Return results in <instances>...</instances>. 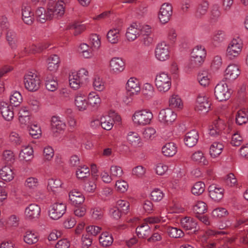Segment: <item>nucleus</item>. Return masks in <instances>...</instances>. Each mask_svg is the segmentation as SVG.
Wrapping results in <instances>:
<instances>
[{"instance_id": "c85d7f7f", "label": "nucleus", "mask_w": 248, "mask_h": 248, "mask_svg": "<svg viewBox=\"0 0 248 248\" xmlns=\"http://www.w3.org/2000/svg\"><path fill=\"white\" fill-rule=\"evenodd\" d=\"M140 33V29L137 28L136 24H134L127 28L125 36L129 41H133L137 38Z\"/></svg>"}, {"instance_id": "2eb2a0df", "label": "nucleus", "mask_w": 248, "mask_h": 248, "mask_svg": "<svg viewBox=\"0 0 248 248\" xmlns=\"http://www.w3.org/2000/svg\"><path fill=\"white\" fill-rule=\"evenodd\" d=\"M240 74V71L238 66L235 64H230L225 70V78L229 80L235 79Z\"/></svg>"}, {"instance_id": "5701e85b", "label": "nucleus", "mask_w": 248, "mask_h": 248, "mask_svg": "<svg viewBox=\"0 0 248 248\" xmlns=\"http://www.w3.org/2000/svg\"><path fill=\"white\" fill-rule=\"evenodd\" d=\"M69 198L71 204L74 205L81 204L85 200L82 193L76 190H72L69 193Z\"/></svg>"}, {"instance_id": "aec40b11", "label": "nucleus", "mask_w": 248, "mask_h": 248, "mask_svg": "<svg viewBox=\"0 0 248 248\" xmlns=\"http://www.w3.org/2000/svg\"><path fill=\"white\" fill-rule=\"evenodd\" d=\"M197 223L195 220L190 217H186L181 220V227L185 230H191L195 232Z\"/></svg>"}, {"instance_id": "473e14b6", "label": "nucleus", "mask_w": 248, "mask_h": 248, "mask_svg": "<svg viewBox=\"0 0 248 248\" xmlns=\"http://www.w3.org/2000/svg\"><path fill=\"white\" fill-rule=\"evenodd\" d=\"M6 39L12 48H16L17 45V37L16 32L12 30L7 31Z\"/></svg>"}, {"instance_id": "79ce46f5", "label": "nucleus", "mask_w": 248, "mask_h": 248, "mask_svg": "<svg viewBox=\"0 0 248 248\" xmlns=\"http://www.w3.org/2000/svg\"><path fill=\"white\" fill-rule=\"evenodd\" d=\"M101 125L106 130H110L113 125V120L110 116H105L101 118Z\"/></svg>"}, {"instance_id": "5fc2aeb1", "label": "nucleus", "mask_w": 248, "mask_h": 248, "mask_svg": "<svg viewBox=\"0 0 248 248\" xmlns=\"http://www.w3.org/2000/svg\"><path fill=\"white\" fill-rule=\"evenodd\" d=\"M169 105L172 108H181L182 103L181 98L176 95H172L169 100Z\"/></svg>"}, {"instance_id": "b1692460", "label": "nucleus", "mask_w": 248, "mask_h": 248, "mask_svg": "<svg viewBox=\"0 0 248 248\" xmlns=\"http://www.w3.org/2000/svg\"><path fill=\"white\" fill-rule=\"evenodd\" d=\"M51 125L54 132H58L63 130L66 127L65 124L59 116H54L51 118Z\"/></svg>"}, {"instance_id": "e2e57ef3", "label": "nucleus", "mask_w": 248, "mask_h": 248, "mask_svg": "<svg viewBox=\"0 0 248 248\" xmlns=\"http://www.w3.org/2000/svg\"><path fill=\"white\" fill-rule=\"evenodd\" d=\"M115 186L118 191L124 193L127 191L128 188V184L124 180H119L116 181Z\"/></svg>"}, {"instance_id": "dca6fc26", "label": "nucleus", "mask_w": 248, "mask_h": 248, "mask_svg": "<svg viewBox=\"0 0 248 248\" xmlns=\"http://www.w3.org/2000/svg\"><path fill=\"white\" fill-rule=\"evenodd\" d=\"M199 138L198 132L196 130H192L186 134L184 140L186 146L192 147L197 144Z\"/></svg>"}, {"instance_id": "58836bf2", "label": "nucleus", "mask_w": 248, "mask_h": 248, "mask_svg": "<svg viewBox=\"0 0 248 248\" xmlns=\"http://www.w3.org/2000/svg\"><path fill=\"white\" fill-rule=\"evenodd\" d=\"M72 73L74 74L76 78H77V79L80 81L82 85L86 82L88 79V71L84 68H81L77 72Z\"/></svg>"}, {"instance_id": "49530a36", "label": "nucleus", "mask_w": 248, "mask_h": 248, "mask_svg": "<svg viewBox=\"0 0 248 248\" xmlns=\"http://www.w3.org/2000/svg\"><path fill=\"white\" fill-rule=\"evenodd\" d=\"M209 4L207 1H203L201 3L197 10L195 15L198 18H201L205 15L208 9Z\"/></svg>"}, {"instance_id": "f257e3e1", "label": "nucleus", "mask_w": 248, "mask_h": 248, "mask_svg": "<svg viewBox=\"0 0 248 248\" xmlns=\"http://www.w3.org/2000/svg\"><path fill=\"white\" fill-rule=\"evenodd\" d=\"M155 84L158 92L162 93H166L171 87V77L165 72L158 73L155 76Z\"/></svg>"}, {"instance_id": "cd10ccee", "label": "nucleus", "mask_w": 248, "mask_h": 248, "mask_svg": "<svg viewBox=\"0 0 248 248\" xmlns=\"http://www.w3.org/2000/svg\"><path fill=\"white\" fill-rule=\"evenodd\" d=\"M120 29L114 28L109 30L107 34L108 41L111 44H117L120 38Z\"/></svg>"}, {"instance_id": "e433bc0d", "label": "nucleus", "mask_w": 248, "mask_h": 248, "mask_svg": "<svg viewBox=\"0 0 248 248\" xmlns=\"http://www.w3.org/2000/svg\"><path fill=\"white\" fill-rule=\"evenodd\" d=\"M99 241L100 244L103 247H109L113 242V238L108 232L102 233L99 236Z\"/></svg>"}, {"instance_id": "7c9ffc66", "label": "nucleus", "mask_w": 248, "mask_h": 248, "mask_svg": "<svg viewBox=\"0 0 248 248\" xmlns=\"http://www.w3.org/2000/svg\"><path fill=\"white\" fill-rule=\"evenodd\" d=\"M36 15L37 17V20L42 23H45L48 20H51L48 11L43 7L38 8L36 11Z\"/></svg>"}, {"instance_id": "393cba45", "label": "nucleus", "mask_w": 248, "mask_h": 248, "mask_svg": "<svg viewBox=\"0 0 248 248\" xmlns=\"http://www.w3.org/2000/svg\"><path fill=\"white\" fill-rule=\"evenodd\" d=\"M33 151L31 146H23L22 147L19 155V158L21 160L29 161L33 157Z\"/></svg>"}, {"instance_id": "680f3d73", "label": "nucleus", "mask_w": 248, "mask_h": 248, "mask_svg": "<svg viewBox=\"0 0 248 248\" xmlns=\"http://www.w3.org/2000/svg\"><path fill=\"white\" fill-rule=\"evenodd\" d=\"M146 172V169L142 166H137L132 169V175L137 178L142 177Z\"/></svg>"}, {"instance_id": "ea45409f", "label": "nucleus", "mask_w": 248, "mask_h": 248, "mask_svg": "<svg viewBox=\"0 0 248 248\" xmlns=\"http://www.w3.org/2000/svg\"><path fill=\"white\" fill-rule=\"evenodd\" d=\"M166 231L169 236L172 238H180L184 235L183 231L176 227L167 226Z\"/></svg>"}, {"instance_id": "4c0bfd02", "label": "nucleus", "mask_w": 248, "mask_h": 248, "mask_svg": "<svg viewBox=\"0 0 248 248\" xmlns=\"http://www.w3.org/2000/svg\"><path fill=\"white\" fill-rule=\"evenodd\" d=\"M0 176L5 181H10L14 178L13 172L9 166H4L0 170Z\"/></svg>"}, {"instance_id": "09e8293b", "label": "nucleus", "mask_w": 248, "mask_h": 248, "mask_svg": "<svg viewBox=\"0 0 248 248\" xmlns=\"http://www.w3.org/2000/svg\"><path fill=\"white\" fill-rule=\"evenodd\" d=\"M76 175L78 178L82 179L87 177L90 175V169L87 166H79L76 171Z\"/></svg>"}, {"instance_id": "6e6552de", "label": "nucleus", "mask_w": 248, "mask_h": 248, "mask_svg": "<svg viewBox=\"0 0 248 248\" xmlns=\"http://www.w3.org/2000/svg\"><path fill=\"white\" fill-rule=\"evenodd\" d=\"M211 103L208 97L203 94H199L197 98L195 109L200 113H206L210 110Z\"/></svg>"}, {"instance_id": "0e129e2a", "label": "nucleus", "mask_w": 248, "mask_h": 248, "mask_svg": "<svg viewBox=\"0 0 248 248\" xmlns=\"http://www.w3.org/2000/svg\"><path fill=\"white\" fill-rule=\"evenodd\" d=\"M62 183L60 179H49L48 181V188H50L51 190L55 191V188L61 187Z\"/></svg>"}, {"instance_id": "412c9836", "label": "nucleus", "mask_w": 248, "mask_h": 248, "mask_svg": "<svg viewBox=\"0 0 248 248\" xmlns=\"http://www.w3.org/2000/svg\"><path fill=\"white\" fill-rule=\"evenodd\" d=\"M136 232L139 238H146L151 234V229L147 223L144 221L137 227Z\"/></svg>"}, {"instance_id": "13d9d810", "label": "nucleus", "mask_w": 248, "mask_h": 248, "mask_svg": "<svg viewBox=\"0 0 248 248\" xmlns=\"http://www.w3.org/2000/svg\"><path fill=\"white\" fill-rule=\"evenodd\" d=\"M69 82L70 87L74 90H77L82 86L80 81L74 76L73 73L69 76Z\"/></svg>"}, {"instance_id": "a878e982", "label": "nucleus", "mask_w": 248, "mask_h": 248, "mask_svg": "<svg viewBox=\"0 0 248 248\" xmlns=\"http://www.w3.org/2000/svg\"><path fill=\"white\" fill-rule=\"evenodd\" d=\"M46 89L50 92L55 91L58 88L57 81L54 79L52 74H46L44 77Z\"/></svg>"}, {"instance_id": "4be33fe9", "label": "nucleus", "mask_w": 248, "mask_h": 248, "mask_svg": "<svg viewBox=\"0 0 248 248\" xmlns=\"http://www.w3.org/2000/svg\"><path fill=\"white\" fill-rule=\"evenodd\" d=\"M126 89L130 94L140 92V88L139 80L136 78H130L127 82Z\"/></svg>"}, {"instance_id": "a18cd8bd", "label": "nucleus", "mask_w": 248, "mask_h": 248, "mask_svg": "<svg viewBox=\"0 0 248 248\" xmlns=\"http://www.w3.org/2000/svg\"><path fill=\"white\" fill-rule=\"evenodd\" d=\"M88 102L91 106L97 107L101 103V99L95 93H90L88 95Z\"/></svg>"}, {"instance_id": "20e7f679", "label": "nucleus", "mask_w": 248, "mask_h": 248, "mask_svg": "<svg viewBox=\"0 0 248 248\" xmlns=\"http://www.w3.org/2000/svg\"><path fill=\"white\" fill-rule=\"evenodd\" d=\"M242 44L240 40L233 39L230 43L226 50V56L231 60L238 56L242 51Z\"/></svg>"}, {"instance_id": "c9c22d12", "label": "nucleus", "mask_w": 248, "mask_h": 248, "mask_svg": "<svg viewBox=\"0 0 248 248\" xmlns=\"http://www.w3.org/2000/svg\"><path fill=\"white\" fill-rule=\"evenodd\" d=\"M38 234L31 231H27L24 235V242L29 245H32L37 243L38 241Z\"/></svg>"}, {"instance_id": "37998d69", "label": "nucleus", "mask_w": 248, "mask_h": 248, "mask_svg": "<svg viewBox=\"0 0 248 248\" xmlns=\"http://www.w3.org/2000/svg\"><path fill=\"white\" fill-rule=\"evenodd\" d=\"M128 142L133 146H140V139L139 134L135 132H129L127 136Z\"/></svg>"}, {"instance_id": "72a5a7b5", "label": "nucleus", "mask_w": 248, "mask_h": 248, "mask_svg": "<svg viewBox=\"0 0 248 248\" xmlns=\"http://www.w3.org/2000/svg\"><path fill=\"white\" fill-rule=\"evenodd\" d=\"M223 145L220 143L215 142L210 146L209 153L211 157L216 158L218 156L223 149Z\"/></svg>"}, {"instance_id": "423d86ee", "label": "nucleus", "mask_w": 248, "mask_h": 248, "mask_svg": "<svg viewBox=\"0 0 248 248\" xmlns=\"http://www.w3.org/2000/svg\"><path fill=\"white\" fill-rule=\"evenodd\" d=\"M63 0H60L56 2L54 5H49L47 10L48 15L51 19H59L62 17L65 12V6Z\"/></svg>"}, {"instance_id": "69168bd1", "label": "nucleus", "mask_w": 248, "mask_h": 248, "mask_svg": "<svg viewBox=\"0 0 248 248\" xmlns=\"http://www.w3.org/2000/svg\"><path fill=\"white\" fill-rule=\"evenodd\" d=\"M93 86L94 89L97 91H102L104 88V84L102 79L99 77H95L93 82Z\"/></svg>"}, {"instance_id": "052dcab7", "label": "nucleus", "mask_w": 248, "mask_h": 248, "mask_svg": "<svg viewBox=\"0 0 248 248\" xmlns=\"http://www.w3.org/2000/svg\"><path fill=\"white\" fill-rule=\"evenodd\" d=\"M164 196V193L159 188L154 189L151 193V198L155 202L160 201Z\"/></svg>"}, {"instance_id": "6ab92c4d", "label": "nucleus", "mask_w": 248, "mask_h": 248, "mask_svg": "<svg viewBox=\"0 0 248 248\" xmlns=\"http://www.w3.org/2000/svg\"><path fill=\"white\" fill-rule=\"evenodd\" d=\"M0 111L3 118L7 121H11L14 116L13 108L5 102L0 104Z\"/></svg>"}, {"instance_id": "3c124183", "label": "nucleus", "mask_w": 248, "mask_h": 248, "mask_svg": "<svg viewBox=\"0 0 248 248\" xmlns=\"http://www.w3.org/2000/svg\"><path fill=\"white\" fill-rule=\"evenodd\" d=\"M191 158L193 160L198 162L202 165H206L208 163L203 155V154L200 151L195 152L192 155Z\"/></svg>"}, {"instance_id": "0eeeda50", "label": "nucleus", "mask_w": 248, "mask_h": 248, "mask_svg": "<svg viewBox=\"0 0 248 248\" xmlns=\"http://www.w3.org/2000/svg\"><path fill=\"white\" fill-rule=\"evenodd\" d=\"M215 95L219 101H226L231 97V93L226 83L220 82L215 88Z\"/></svg>"}, {"instance_id": "9b49d317", "label": "nucleus", "mask_w": 248, "mask_h": 248, "mask_svg": "<svg viewBox=\"0 0 248 248\" xmlns=\"http://www.w3.org/2000/svg\"><path fill=\"white\" fill-rule=\"evenodd\" d=\"M172 14V7L170 4L165 3L160 9L158 18L160 22L165 24L169 22Z\"/></svg>"}, {"instance_id": "8fccbe9b", "label": "nucleus", "mask_w": 248, "mask_h": 248, "mask_svg": "<svg viewBox=\"0 0 248 248\" xmlns=\"http://www.w3.org/2000/svg\"><path fill=\"white\" fill-rule=\"evenodd\" d=\"M204 59L202 57L191 55L189 63V68H195L199 67L204 62Z\"/></svg>"}, {"instance_id": "6e6d98bb", "label": "nucleus", "mask_w": 248, "mask_h": 248, "mask_svg": "<svg viewBox=\"0 0 248 248\" xmlns=\"http://www.w3.org/2000/svg\"><path fill=\"white\" fill-rule=\"evenodd\" d=\"M117 206L123 214H126L128 213L129 208V203L125 200H119L117 202Z\"/></svg>"}, {"instance_id": "603ef678", "label": "nucleus", "mask_w": 248, "mask_h": 248, "mask_svg": "<svg viewBox=\"0 0 248 248\" xmlns=\"http://www.w3.org/2000/svg\"><path fill=\"white\" fill-rule=\"evenodd\" d=\"M22 100V97L20 93L17 91L15 92L10 96V101L14 106L16 107L19 105Z\"/></svg>"}, {"instance_id": "4d7b16f0", "label": "nucleus", "mask_w": 248, "mask_h": 248, "mask_svg": "<svg viewBox=\"0 0 248 248\" xmlns=\"http://www.w3.org/2000/svg\"><path fill=\"white\" fill-rule=\"evenodd\" d=\"M28 128L30 135L34 139L38 138L41 135L40 128L36 124H31Z\"/></svg>"}, {"instance_id": "bf43d9fd", "label": "nucleus", "mask_w": 248, "mask_h": 248, "mask_svg": "<svg viewBox=\"0 0 248 248\" xmlns=\"http://www.w3.org/2000/svg\"><path fill=\"white\" fill-rule=\"evenodd\" d=\"M110 173L112 178L121 177L123 174V170L121 167L112 165L110 168Z\"/></svg>"}, {"instance_id": "338daca9", "label": "nucleus", "mask_w": 248, "mask_h": 248, "mask_svg": "<svg viewBox=\"0 0 248 248\" xmlns=\"http://www.w3.org/2000/svg\"><path fill=\"white\" fill-rule=\"evenodd\" d=\"M225 33L224 31L218 30L214 32L213 40L217 43H221L225 39Z\"/></svg>"}, {"instance_id": "a19ab883", "label": "nucleus", "mask_w": 248, "mask_h": 248, "mask_svg": "<svg viewBox=\"0 0 248 248\" xmlns=\"http://www.w3.org/2000/svg\"><path fill=\"white\" fill-rule=\"evenodd\" d=\"M39 185L38 180L36 178L30 177L26 180L24 186L26 188L30 191H34Z\"/></svg>"}, {"instance_id": "9d476101", "label": "nucleus", "mask_w": 248, "mask_h": 248, "mask_svg": "<svg viewBox=\"0 0 248 248\" xmlns=\"http://www.w3.org/2000/svg\"><path fill=\"white\" fill-rule=\"evenodd\" d=\"M155 53L158 60L166 61L170 58L169 47L165 42L159 43L155 47Z\"/></svg>"}, {"instance_id": "c756f323", "label": "nucleus", "mask_w": 248, "mask_h": 248, "mask_svg": "<svg viewBox=\"0 0 248 248\" xmlns=\"http://www.w3.org/2000/svg\"><path fill=\"white\" fill-rule=\"evenodd\" d=\"M162 152L165 156H172L176 153L177 148L173 142H169L163 146Z\"/></svg>"}, {"instance_id": "2f4dec72", "label": "nucleus", "mask_w": 248, "mask_h": 248, "mask_svg": "<svg viewBox=\"0 0 248 248\" xmlns=\"http://www.w3.org/2000/svg\"><path fill=\"white\" fill-rule=\"evenodd\" d=\"M75 103L79 111L86 110L88 104L86 96L81 94H78L76 96Z\"/></svg>"}, {"instance_id": "c03bdc74", "label": "nucleus", "mask_w": 248, "mask_h": 248, "mask_svg": "<svg viewBox=\"0 0 248 248\" xmlns=\"http://www.w3.org/2000/svg\"><path fill=\"white\" fill-rule=\"evenodd\" d=\"M205 190V184L201 181L194 184L191 188V192L193 194L199 196L202 194Z\"/></svg>"}, {"instance_id": "7ed1b4c3", "label": "nucleus", "mask_w": 248, "mask_h": 248, "mask_svg": "<svg viewBox=\"0 0 248 248\" xmlns=\"http://www.w3.org/2000/svg\"><path fill=\"white\" fill-rule=\"evenodd\" d=\"M24 82L25 88L30 92H35L40 88L39 78L32 72H29L24 76Z\"/></svg>"}, {"instance_id": "774afa93", "label": "nucleus", "mask_w": 248, "mask_h": 248, "mask_svg": "<svg viewBox=\"0 0 248 248\" xmlns=\"http://www.w3.org/2000/svg\"><path fill=\"white\" fill-rule=\"evenodd\" d=\"M81 242L83 248H88L92 244L93 238L89 234H83L82 236Z\"/></svg>"}, {"instance_id": "f704fd0d", "label": "nucleus", "mask_w": 248, "mask_h": 248, "mask_svg": "<svg viewBox=\"0 0 248 248\" xmlns=\"http://www.w3.org/2000/svg\"><path fill=\"white\" fill-rule=\"evenodd\" d=\"M47 69L50 71H55L59 66L60 59L57 55H53L47 60Z\"/></svg>"}, {"instance_id": "f3484780", "label": "nucleus", "mask_w": 248, "mask_h": 248, "mask_svg": "<svg viewBox=\"0 0 248 248\" xmlns=\"http://www.w3.org/2000/svg\"><path fill=\"white\" fill-rule=\"evenodd\" d=\"M210 197L216 202L219 201L223 197L224 189L217 187L216 185H212L208 188Z\"/></svg>"}, {"instance_id": "39448f33", "label": "nucleus", "mask_w": 248, "mask_h": 248, "mask_svg": "<svg viewBox=\"0 0 248 248\" xmlns=\"http://www.w3.org/2000/svg\"><path fill=\"white\" fill-rule=\"evenodd\" d=\"M66 210V206L64 203L56 202L50 206L48 216L51 219L57 220L62 217Z\"/></svg>"}, {"instance_id": "1a4fd4ad", "label": "nucleus", "mask_w": 248, "mask_h": 248, "mask_svg": "<svg viewBox=\"0 0 248 248\" xmlns=\"http://www.w3.org/2000/svg\"><path fill=\"white\" fill-rule=\"evenodd\" d=\"M176 117V114L169 108L161 109L158 116L160 123L168 125L173 122Z\"/></svg>"}, {"instance_id": "de8ad7c7", "label": "nucleus", "mask_w": 248, "mask_h": 248, "mask_svg": "<svg viewBox=\"0 0 248 248\" xmlns=\"http://www.w3.org/2000/svg\"><path fill=\"white\" fill-rule=\"evenodd\" d=\"M207 210L206 205L202 201H198L193 207V210L195 214H203Z\"/></svg>"}, {"instance_id": "f03ea898", "label": "nucleus", "mask_w": 248, "mask_h": 248, "mask_svg": "<svg viewBox=\"0 0 248 248\" xmlns=\"http://www.w3.org/2000/svg\"><path fill=\"white\" fill-rule=\"evenodd\" d=\"M153 115L149 110L142 109L136 111L132 117L134 123L139 125H145L149 124L153 119Z\"/></svg>"}, {"instance_id": "4468645a", "label": "nucleus", "mask_w": 248, "mask_h": 248, "mask_svg": "<svg viewBox=\"0 0 248 248\" xmlns=\"http://www.w3.org/2000/svg\"><path fill=\"white\" fill-rule=\"evenodd\" d=\"M22 19L27 25H31L34 21V13L31 11V6L27 4H23L22 7Z\"/></svg>"}, {"instance_id": "ddd939ff", "label": "nucleus", "mask_w": 248, "mask_h": 248, "mask_svg": "<svg viewBox=\"0 0 248 248\" xmlns=\"http://www.w3.org/2000/svg\"><path fill=\"white\" fill-rule=\"evenodd\" d=\"M41 208L36 204H30L25 210V216L27 219L31 220L38 218L40 215Z\"/></svg>"}, {"instance_id": "f8f14e48", "label": "nucleus", "mask_w": 248, "mask_h": 248, "mask_svg": "<svg viewBox=\"0 0 248 248\" xmlns=\"http://www.w3.org/2000/svg\"><path fill=\"white\" fill-rule=\"evenodd\" d=\"M109 67L111 73L118 74L124 71L125 63L122 58L114 57L110 61Z\"/></svg>"}, {"instance_id": "a211bd4d", "label": "nucleus", "mask_w": 248, "mask_h": 248, "mask_svg": "<svg viewBox=\"0 0 248 248\" xmlns=\"http://www.w3.org/2000/svg\"><path fill=\"white\" fill-rule=\"evenodd\" d=\"M225 125L223 122L219 119L214 123L209 129V134L214 137L219 136L224 129Z\"/></svg>"}, {"instance_id": "864d4df0", "label": "nucleus", "mask_w": 248, "mask_h": 248, "mask_svg": "<svg viewBox=\"0 0 248 248\" xmlns=\"http://www.w3.org/2000/svg\"><path fill=\"white\" fill-rule=\"evenodd\" d=\"M206 55V52L205 48L201 45L196 46L191 52L192 56H198L203 58H205Z\"/></svg>"}, {"instance_id": "bb28decb", "label": "nucleus", "mask_w": 248, "mask_h": 248, "mask_svg": "<svg viewBox=\"0 0 248 248\" xmlns=\"http://www.w3.org/2000/svg\"><path fill=\"white\" fill-rule=\"evenodd\" d=\"M236 123L242 125L248 122V109L243 108L239 109L235 115Z\"/></svg>"}]
</instances>
